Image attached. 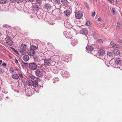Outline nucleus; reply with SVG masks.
I'll list each match as a JSON object with an SVG mask.
<instances>
[{
    "label": "nucleus",
    "instance_id": "nucleus-1",
    "mask_svg": "<svg viewBox=\"0 0 122 122\" xmlns=\"http://www.w3.org/2000/svg\"><path fill=\"white\" fill-rule=\"evenodd\" d=\"M98 54L100 58L103 59L105 58L104 55L105 54V51L103 49L100 50L98 51Z\"/></svg>",
    "mask_w": 122,
    "mask_h": 122
},
{
    "label": "nucleus",
    "instance_id": "nucleus-2",
    "mask_svg": "<svg viewBox=\"0 0 122 122\" xmlns=\"http://www.w3.org/2000/svg\"><path fill=\"white\" fill-rule=\"evenodd\" d=\"M112 53L114 56H118L121 53L120 51L119 50L115 49L112 50Z\"/></svg>",
    "mask_w": 122,
    "mask_h": 122
},
{
    "label": "nucleus",
    "instance_id": "nucleus-3",
    "mask_svg": "<svg viewBox=\"0 0 122 122\" xmlns=\"http://www.w3.org/2000/svg\"><path fill=\"white\" fill-rule=\"evenodd\" d=\"M75 15L76 18L77 19H80L83 16L82 13L80 12H77L75 13Z\"/></svg>",
    "mask_w": 122,
    "mask_h": 122
},
{
    "label": "nucleus",
    "instance_id": "nucleus-4",
    "mask_svg": "<svg viewBox=\"0 0 122 122\" xmlns=\"http://www.w3.org/2000/svg\"><path fill=\"white\" fill-rule=\"evenodd\" d=\"M29 66L30 68L32 70L36 69L37 67L36 65L34 63H30L29 64Z\"/></svg>",
    "mask_w": 122,
    "mask_h": 122
},
{
    "label": "nucleus",
    "instance_id": "nucleus-5",
    "mask_svg": "<svg viewBox=\"0 0 122 122\" xmlns=\"http://www.w3.org/2000/svg\"><path fill=\"white\" fill-rule=\"evenodd\" d=\"M50 60L48 59H45L44 61V65L46 66H49L51 65Z\"/></svg>",
    "mask_w": 122,
    "mask_h": 122
},
{
    "label": "nucleus",
    "instance_id": "nucleus-6",
    "mask_svg": "<svg viewBox=\"0 0 122 122\" xmlns=\"http://www.w3.org/2000/svg\"><path fill=\"white\" fill-rule=\"evenodd\" d=\"M35 52L33 50L30 49L27 51V54L30 56H34L35 54Z\"/></svg>",
    "mask_w": 122,
    "mask_h": 122
},
{
    "label": "nucleus",
    "instance_id": "nucleus-7",
    "mask_svg": "<svg viewBox=\"0 0 122 122\" xmlns=\"http://www.w3.org/2000/svg\"><path fill=\"white\" fill-rule=\"evenodd\" d=\"M115 63L117 65H120L121 64V60L119 58H117L115 61Z\"/></svg>",
    "mask_w": 122,
    "mask_h": 122
},
{
    "label": "nucleus",
    "instance_id": "nucleus-8",
    "mask_svg": "<svg viewBox=\"0 0 122 122\" xmlns=\"http://www.w3.org/2000/svg\"><path fill=\"white\" fill-rule=\"evenodd\" d=\"M86 48L87 50L92 51L93 49V47L91 45H88L86 47Z\"/></svg>",
    "mask_w": 122,
    "mask_h": 122
},
{
    "label": "nucleus",
    "instance_id": "nucleus-9",
    "mask_svg": "<svg viewBox=\"0 0 122 122\" xmlns=\"http://www.w3.org/2000/svg\"><path fill=\"white\" fill-rule=\"evenodd\" d=\"M6 43L8 45L10 46L12 45L13 44V42L10 39H7L6 40Z\"/></svg>",
    "mask_w": 122,
    "mask_h": 122
},
{
    "label": "nucleus",
    "instance_id": "nucleus-10",
    "mask_svg": "<svg viewBox=\"0 0 122 122\" xmlns=\"http://www.w3.org/2000/svg\"><path fill=\"white\" fill-rule=\"evenodd\" d=\"M36 75L38 76H40L41 74V72L39 70H36L35 72Z\"/></svg>",
    "mask_w": 122,
    "mask_h": 122
},
{
    "label": "nucleus",
    "instance_id": "nucleus-11",
    "mask_svg": "<svg viewBox=\"0 0 122 122\" xmlns=\"http://www.w3.org/2000/svg\"><path fill=\"white\" fill-rule=\"evenodd\" d=\"M27 46L25 44H21L20 48V49H27Z\"/></svg>",
    "mask_w": 122,
    "mask_h": 122
},
{
    "label": "nucleus",
    "instance_id": "nucleus-12",
    "mask_svg": "<svg viewBox=\"0 0 122 122\" xmlns=\"http://www.w3.org/2000/svg\"><path fill=\"white\" fill-rule=\"evenodd\" d=\"M27 83L29 86H32L33 85V82L31 80H28L27 81Z\"/></svg>",
    "mask_w": 122,
    "mask_h": 122
},
{
    "label": "nucleus",
    "instance_id": "nucleus-13",
    "mask_svg": "<svg viewBox=\"0 0 122 122\" xmlns=\"http://www.w3.org/2000/svg\"><path fill=\"white\" fill-rule=\"evenodd\" d=\"M26 49H20V52L21 54L25 55L26 53Z\"/></svg>",
    "mask_w": 122,
    "mask_h": 122
},
{
    "label": "nucleus",
    "instance_id": "nucleus-14",
    "mask_svg": "<svg viewBox=\"0 0 122 122\" xmlns=\"http://www.w3.org/2000/svg\"><path fill=\"white\" fill-rule=\"evenodd\" d=\"M12 77L14 79H17L19 77V76L17 74H14L12 75Z\"/></svg>",
    "mask_w": 122,
    "mask_h": 122
},
{
    "label": "nucleus",
    "instance_id": "nucleus-15",
    "mask_svg": "<svg viewBox=\"0 0 122 122\" xmlns=\"http://www.w3.org/2000/svg\"><path fill=\"white\" fill-rule=\"evenodd\" d=\"M70 14V12L69 10H66L64 11V14L65 16H69Z\"/></svg>",
    "mask_w": 122,
    "mask_h": 122
},
{
    "label": "nucleus",
    "instance_id": "nucleus-16",
    "mask_svg": "<svg viewBox=\"0 0 122 122\" xmlns=\"http://www.w3.org/2000/svg\"><path fill=\"white\" fill-rule=\"evenodd\" d=\"M23 59L25 61H28L29 59V57L27 55H25L23 57Z\"/></svg>",
    "mask_w": 122,
    "mask_h": 122
},
{
    "label": "nucleus",
    "instance_id": "nucleus-17",
    "mask_svg": "<svg viewBox=\"0 0 122 122\" xmlns=\"http://www.w3.org/2000/svg\"><path fill=\"white\" fill-rule=\"evenodd\" d=\"M8 0H0V3L2 4H4L7 3Z\"/></svg>",
    "mask_w": 122,
    "mask_h": 122
},
{
    "label": "nucleus",
    "instance_id": "nucleus-18",
    "mask_svg": "<svg viewBox=\"0 0 122 122\" xmlns=\"http://www.w3.org/2000/svg\"><path fill=\"white\" fill-rule=\"evenodd\" d=\"M107 55L109 57H112L113 55L112 53L110 51H108L107 53Z\"/></svg>",
    "mask_w": 122,
    "mask_h": 122
},
{
    "label": "nucleus",
    "instance_id": "nucleus-19",
    "mask_svg": "<svg viewBox=\"0 0 122 122\" xmlns=\"http://www.w3.org/2000/svg\"><path fill=\"white\" fill-rule=\"evenodd\" d=\"M37 48L38 47L37 46L33 45H31L30 46L31 49H32L34 51L36 50Z\"/></svg>",
    "mask_w": 122,
    "mask_h": 122
},
{
    "label": "nucleus",
    "instance_id": "nucleus-20",
    "mask_svg": "<svg viewBox=\"0 0 122 122\" xmlns=\"http://www.w3.org/2000/svg\"><path fill=\"white\" fill-rule=\"evenodd\" d=\"M33 7L34 9L36 10H38V7L37 5L35 4L33 6Z\"/></svg>",
    "mask_w": 122,
    "mask_h": 122
},
{
    "label": "nucleus",
    "instance_id": "nucleus-21",
    "mask_svg": "<svg viewBox=\"0 0 122 122\" xmlns=\"http://www.w3.org/2000/svg\"><path fill=\"white\" fill-rule=\"evenodd\" d=\"M45 7L47 9H48L50 8V6L49 4L46 3L45 4Z\"/></svg>",
    "mask_w": 122,
    "mask_h": 122
},
{
    "label": "nucleus",
    "instance_id": "nucleus-22",
    "mask_svg": "<svg viewBox=\"0 0 122 122\" xmlns=\"http://www.w3.org/2000/svg\"><path fill=\"white\" fill-rule=\"evenodd\" d=\"M33 85L35 87L38 86V82L35 81L33 82Z\"/></svg>",
    "mask_w": 122,
    "mask_h": 122
},
{
    "label": "nucleus",
    "instance_id": "nucleus-23",
    "mask_svg": "<svg viewBox=\"0 0 122 122\" xmlns=\"http://www.w3.org/2000/svg\"><path fill=\"white\" fill-rule=\"evenodd\" d=\"M117 26L118 28H121L122 26L121 23L120 22H118L117 23Z\"/></svg>",
    "mask_w": 122,
    "mask_h": 122
},
{
    "label": "nucleus",
    "instance_id": "nucleus-24",
    "mask_svg": "<svg viewBox=\"0 0 122 122\" xmlns=\"http://www.w3.org/2000/svg\"><path fill=\"white\" fill-rule=\"evenodd\" d=\"M61 2L63 4H66L68 3L66 0H61Z\"/></svg>",
    "mask_w": 122,
    "mask_h": 122
},
{
    "label": "nucleus",
    "instance_id": "nucleus-25",
    "mask_svg": "<svg viewBox=\"0 0 122 122\" xmlns=\"http://www.w3.org/2000/svg\"><path fill=\"white\" fill-rule=\"evenodd\" d=\"M82 31L84 33L86 34L88 33L87 30L86 29H83L82 30Z\"/></svg>",
    "mask_w": 122,
    "mask_h": 122
},
{
    "label": "nucleus",
    "instance_id": "nucleus-26",
    "mask_svg": "<svg viewBox=\"0 0 122 122\" xmlns=\"http://www.w3.org/2000/svg\"><path fill=\"white\" fill-rule=\"evenodd\" d=\"M60 0H53V2L55 3L59 4L60 3Z\"/></svg>",
    "mask_w": 122,
    "mask_h": 122
},
{
    "label": "nucleus",
    "instance_id": "nucleus-27",
    "mask_svg": "<svg viewBox=\"0 0 122 122\" xmlns=\"http://www.w3.org/2000/svg\"><path fill=\"white\" fill-rule=\"evenodd\" d=\"M29 77L30 78L32 79H34L36 77L32 74H30L29 75Z\"/></svg>",
    "mask_w": 122,
    "mask_h": 122
},
{
    "label": "nucleus",
    "instance_id": "nucleus-28",
    "mask_svg": "<svg viewBox=\"0 0 122 122\" xmlns=\"http://www.w3.org/2000/svg\"><path fill=\"white\" fill-rule=\"evenodd\" d=\"M115 4L116 6H118L120 5V4L119 1L117 0L116 1Z\"/></svg>",
    "mask_w": 122,
    "mask_h": 122
},
{
    "label": "nucleus",
    "instance_id": "nucleus-29",
    "mask_svg": "<svg viewBox=\"0 0 122 122\" xmlns=\"http://www.w3.org/2000/svg\"><path fill=\"white\" fill-rule=\"evenodd\" d=\"M111 12L112 13V14L114 15L115 12V9L112 8Z\"/></svg>",
    "mask_w": 122,
    "mask_h": 122
},
{
    "label": "nucleus",
    "instance_id": "nucleus-30",
    "mask_svg": "<svg viewBox=\"0 0 122 122\" xmlns=\"http://www.w3.org/2000/svg\"><path fill=\"white\" fill-rule=\"evenodd\" d=\"M10 73H13L14 71V70L13 68L11 67L10 68Z\"/></svg>",
    "mask_w": 122,
    "mask_h": 122
},
{
    "label": "nucleus",
    "instance_id": "nucleus-31",
    "mask_svg": "<svg viewBox=\"0 0 122 122\" xmlns=\"http://www.w3.org/2000/svg\"><path fill=\"white\" fill-rule=\"evenodd\" d=\"M110 44L113 47H114V46H115V45L116 44L115 43L114 41L111 42L110 43Z\"/></svg>",
    "mask_w": 122,
    "mask_h": 122
},
{
    "label": "nucleus",
    "instance_id": "nucleus-32",
    "mask_svg": "<svg viewBox=\"0 0 122 122\" xmlns=\"http://www.w3.org/2000/svg\"><path fill=\"white\" fill-rule=\"evenodd\" d=\"M12 50H13V51H14L17 54H19V53L15 49H14L13 48H12Z\"/></svg>",
    "mask_w": 122,
    "mask_h": 122
},
{
    "label": "nucleus",
    "instance_id": "nucleus-33",
    "mask_svg": "<svg viewBox=\"0 0 122 122\" xmlns=\"http://www.w3.org/2000/svg\"><path fill=\"white\" fill-rule=\"evenodd\" d=\"M98 43H102L103 42L102 40L101 39H99L98 40Z\"/></svg>",
    "mask_w": 122,
    "mask_h": 122
},
{
    "label": "nucleus",
    "instance_id": "nucleus-34",
    "mask_svg": "<svg viewBox=\"0 0 122 122\" xmlns=\"http://www.w3.org/2000/svg\"><path fill=\"white\" fill-rule=\"evenodd\" d=\"M86 24L88 26H90L91 25V24L90 23V22L89 21H87L86 22Z\"/></svg>",
    "mask_w": 122,
    "mask_h": 122
},
{
    "label": "nucleus",
    "instance_id": "nucleus-35",
    "mask_svg": "<svg viewBox=\"0 0 122 122\" xmlns=\"http://www.w3.org/2000/svg\"><path fill=\"white\" fill-rule=\"evenodd\" d=\"M42 1V0H37L36 2L37 3L39 4H40L41 3V2Z\"/></svg>",
    "mask_w": 122,
    "mask_h": 122
},
{
    "label": "nucleus",
    "instance_id": "nucleus-36",
    "mask_svg": "<svg viewBox=\"0 0 122 122\" xmlns=\"http://www.w3.org/2000/svg\"><path fill=\"white\" fill-rule=\"evenodd\" d=\"M114 47L119 48H120V46L116 44L115 46H114Z\"/></svg>",
    "mask_w": 122,
    "mask_h": 122
},
{
    "label": "nucleus",
    "instance_id": "nucleus-37",
    "mask_svg": "<svg viewBox=\"0 0 122 122\" xmlns=\"http://www.w3.org/2000/svg\"><path fill=\"white\" fill-rule=\"evenodd\" d=\"M96 13L95 12H93L92 13V17H94Z\"/></svg>",
    "mask_w": 122,
    "mask_h": 122
},
{
    "label": "nucleus",
    "instance_id": "nucleus-38",
    "mask_svg": "<svg viewBox=\"0 0 122 122\" xmlns=\"http://www.w3.org/2000/svg\"><path fill=\"white\" fill-rule=\"evenodd\" d=\"M10 2L11 3H14L16 2V0H10Z\"/></svg>",
    "mask_w": 122,
    "mask_h": 122
},
{
    "label": "nucleus",
    "instance_id": "nucleus-39",
    "mask_svg": "<svg viewBox=\"0 0 122 122\" xmlns=\"http://www.w3.org/2000/svg\"><path fill=\"white\" fill-rule=\"evenodd\" d=\"M118 42L122 44V40L119 39L118 41Z\"/></svg>",
    "mask_w": 122,
    "mask_h": 122
},
{
    "label": "nucleus",
    "instance_id": "nucleus-40",
    "mask_svg": "<svg viewBox=\"0 0 122 122\" xmlns=\"http://www.w3.org/2000/svg\"><path fill=\"white\" fill-rule=\"evenodd\" d=\"M19 76L21 78H22L23 77V76L21 74H19Z\"/></svg>",
    "mask_w": 122,
    "mask_h": 122
},
{
    "label": "nucleus",
    "instance_id": "nucleus-41",
    "mask_svg": "<svg viewBox=\"0 0 122 122\" xmlns=\"http://www.w3.org/2000/svg\"><path fill=\"white\" fill-rule=\"evenodd\" d=\"M9 25H3V26L5 28H7V27L9 26Z\"/></svg>",
    "mask_w": 122,
    "mask_h": 122
},
{
    "label": "nucleus",
    "instance_id": "nucleus-42",
    "mask_svg": "<svg viewBox=\"0 0 122 122\" xmlns=\"http://www.w3.org/2000/svg\"><path fill=\"white\" fill-rule=\"evenodd\" d=\"M15 62L17 63H18V60H17L16 59V58H15Z\"/></svg>",
    "mask_w": 122,
    "mask_h": 122
},
{
    "label": "nucleus",
    "instance_id": "nucleus-43",
    "mask_svg": "<svg viewBox=\"0 0 122 122\" xmlns=\"http://www.w3.org/2000/svg\"><path fill=\"white\" fill-rule=\"evenodd\" d=\"M97 20L98 21H101V18H99Z\"/></svg>",
    "mask_w": 122,
    "mask_h": 122
},
{
    "label": "nucleus",
    "instance_id": "nucleus-44",
    "mask_svg": "<svg viewBox=\"0 0 122 122\" xmlns=\"http://www.w3.org/2000/svg\"><path fill=\"white\" fill-rule=\"evenodd\" d=\"M23 63H24V65L25 66H27V63H25V62H24Z\"/></svg>",
    "mask_w": 122,
    "mask_h": 122
},
{
    "label": "nucleus",
    "instance_id": "nucleus-45",
    "mask_svg": "<svg viewBox=\"0 0 122 122\" xmlns=\"http://www.w3.org/2000/svg\"><path fill=\"white\" fill-rule=\"evenodd\" d=\"M2 64L4 66H5L6 65V64L5 63H3Z\"/></svg>",
    "mask_w": 122,
    "mask_h": 122
},
{
    "label": "nucleus",
    "instance_id": "nucleus-46",
    "mask_svg": "<svg viewBox=\"0 0 122 122\" xmlns=\"http://www.w3.org/2000/svg\"><path fill=\"white\" fill-rule=\"evenodd\" d=\"M36 81H40V79L39 78H37V79Z\"/></svg>",
    "mask_w": 122,
    "mask_h": 122
},
{
    "label": "nucleus",
    "instance_id": "nucleus-47",
    "mask_svg": "<svg viewBox=\"0 0 122 122\" xmlns=\"http://www.w3.org/2000/svg\"><path fill=\"white\" fill-rule=\"evenodd\" d=\"M30 2H32L34 1L35 0H28Z\"/></svg>",
    "mask_w": 122,
    "mask_h": 122
},
{
    "label": "nucleus",
    "instance_id": "nucleus-48",
    "mask_svg": "<svg viewBox=\"0 0 122 122\" xmlns=\"http://www.w3.org/2000/svg\"><path fill=\"white\" fill-rule=\"evenodd\" d=\"M2 60H0V65L2 63Z\"/></svg>",
    "mask_w": 122,
    "mask_h": 122
},
{
    "label": "nucleus",
    "instance_id": "nucleus-49",
    "mask_svg": "<svg viewBox=\"0 0 122 122\" xmlns=\"http://www.w3.org/2000/svg\"><path fill=\"white\" fill-rule=\"evenodd\" d=\"M108 0L109 2H112V0Z\"/></svg>",
    "mask_w": 122,
    "mask_h": 122
},
{
    "label": "nucleus",
    "instance_id": "nucleus-50",
    "mask_svg": "<svg viewBox=\"0 0 122 122\" xmlns=\"http://www.w3.org/2000/svg\"><path fill=\"white\" fill-rule=\"evenodd\" d=\"M21 66H22V68L24 69V67L22 65H21Z\"/></svg>",
    "mask_w": 122,
    "mask_h": 122
},
{
    "label": "nucleus",
    "instance_id": "nucleus-51",
    "mask_svg": "<svg viewBox=\"0 0 122 122\" xmlns=\"http://www.w3.org/2000/svg\"><path fill=\"white\" fill-rule=\"evenodd\" d=\"M9 56V57L10 58H12V57H11V56H10V55Z\"/></svg>",
    "mask_w": 122,
    "mask_h": 122
},
{
    "label": "nucleus",
    "instance_id": "nucleus-52",
    "mask_svg": "<svg viewBox=\"0 0 122 122\" xmlns=\"http://www.w3.org/2000/svg\"><path fill=\"white\" fill-rule=\"evenodd\" d=\"M95 0L96 2H97V0Z\"/></svg>",
    "mask_w": 122,
    "mask_h": 122
},
{
    "label": "nucleus",
    "instance_id": "nucleus-53",
    "mask_svg": "<svg viewBox=\"0 0 122 122\" xmlns=\"http://www.w3.org/2000/svg\"><path fill=\"white\" fill-rule=\"evenodd\" d=\"M86 6H87L88 5V4L87 3H86Z\"/></svg>",
    "mask_w": 122,
    "mask_h": 122
},
{
    "label": "nucleus",
    "instance_id": "nucleus-54",
    "mask_svg": "<svg viewBox=\"0 0 122 122\" xmlns=\"http://www.w3.org/2000/svg\"><path fill=\"white\" fill-rule=\"evenodd\" d=\"M6 98H8V97H6Z\"/></svg>",
    "mask_w": 122,
    "mask_h": 122
},
{
    "label": "nucleus",
    "instance_id": "nucleus-55",
    "mask_svg": "<svg viewBox=\"0 0 122 122\" xmlns=\"http://www.w3.org/2000/svg\"><path fill=\"white\" fill-rule=\"evenodd\" d=\"M104 25H103V26H104Z\"/></svg>",
    "mask_w": 122,
    "mask_h": 122
}]
</instances>
